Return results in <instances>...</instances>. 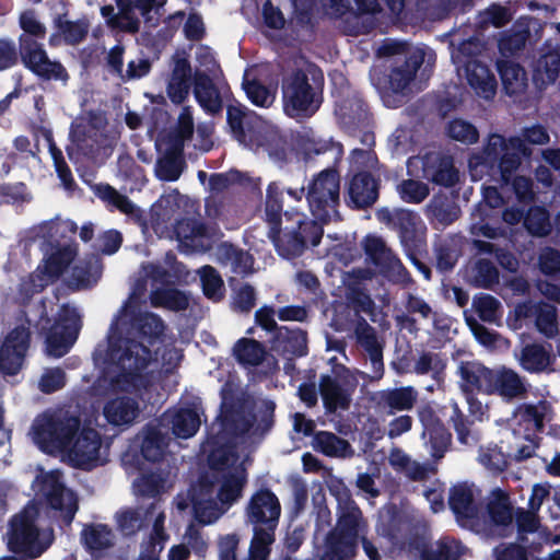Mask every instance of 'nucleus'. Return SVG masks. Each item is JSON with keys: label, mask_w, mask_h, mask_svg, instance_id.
<instances>
[{"label": "nucleus", "mask_w": 560, "mask_h": 560, "mask_svg": "<svg viewBox=\"0 0 560 560\" xmlns=\"http://www.w3.org/2000/svg\"><path fill=\"white\" fill-rule=\"evenodd\" d=\"M166 275L167 272L160 266L153 264L142 266L140 279L110 329L105 353L101 348L95 352L97 358L108 362L107 377L117 389L138 390L151 382L144 371L154 363L151 347L154 346L155 338L163 332L162 320L154 314H147L141 319L140 330L128 331L126 336H122L121 326L135 301L147 290V283L143 280L150 279L152 283H161Z\"/></svg>", "instance_id": "f257e3e1"}, {"label": "nucleus", "mask_w": 560, "mask_h": 560, "mask_svg": "<svg viewBox=\"0 0 560 560\" xmlns=\"http://www.w3.org/2000/svg\"><path fill=\"white\" fill-rule=\"evenodd\" d=\"M209 464L211 477L200 479L190 495L194 516L202 525L217 522L241 498L247 480L245 459L233 447L214 450Z\"/></svg>", "instance_id": "f03ea898"}, {"label": "nucleus", "mask_w": 560, "mask_h": 560, "mask_svg": "<svg viewBox=\"0 0 560 560\" xmlns=\"http://www.w3.org/2000/svg\"><path fill=\"white\" fill-rule=\"evenodd\" d=\"M458 374L460 387L466 393L498 395L511 401L523 398L527 392L525 378L505 365L489 369L478 362H463Z\"/></svg>", "instance_id": "7ed1b4c3"}, {"label": "nucleus", "mask_w": 560, "mask_h": 560, "mask_svg": "<svg viewBox=\"0 0 560 560\" xmlns=\"http://www.w3.org/2000/svg\"><path fill=\"white\" fill-rule=\"evenodd\" d=\"M378 56L392 57L404 55L401 65L395 66L387 77L377 79L376 85L386 106L396 107L410 88L416 72L423 63L424 51L422 48L412 47L398 40H386L377 49Z\"/></svg>", "instance_id": "20e7f679"}, {"label": "nucleus", "mask_w": 560, "mask_h": 560, "mask_svg": "<svg viewBox=\"0 0 560 560\" xmlns=\"http://www.w3.org/2000/svg\"><path fill=\"white\" fill-rule=\"evenodd\" d=\"M52 541L54 530L45 524L36 504L27 505L10 521L7 545L14 553L36 559L49 548Z\"/></svg>", "instance_id": "39448f33"}, {"label": "nucleus", "mask_w": 560, "mask_h": 560, "mask_svg": "<svg viewBox=\"0 0 560 560\" xmlns=\"http://www.w3.org/2000/svg\"><path fill=\"white\" fill-rule=\"evenodd\" d=\"M366 528L368 526L362 517V513L357 506L349 505L345 508L336 527L326 538V550L320 559L328 558L334 547L342 549L345 546H348L353 550V555L348 558L335 557V560H353L357 556L358 541L360 540L370 560H381L378 549L365 536Z\"/></svg>", "instance_id": "423d86ee"}, {"label": "nucleus", "mask_w": 560, "mask_h": 560, "mask_svg": "<svg viewBox=\"0 0 560 560\" xmlns=\"http://www.w3.org/2000/svg\"><path fill=\"white\" fill-rule=\"evenodd\" d=\"M285 226L273 225L270 228V237L279 252L284 257L301 255L307 243L317 245L323 235L322 224L314 220H306L303 213H285Z\"/></svg>", "instance_id": "0eeeda50"}, {"label": "nucleus", "mask_w": 560, "mask_h": 560, "mask_svg": "<svg viewBox=\"0 0 560 560\" xmlns=\"http://www.w3.org/2000/svg\"><path fill=\"white\" fill-rule=\"evenodd\" d=\"M80 429V420L74 416L62 411L45 412L34 420L31 434L43 451L63 453Z\"/></svg>", "instance_id": "6e6552de"}, {"label": "nucleus", "mask_w": 560, "mask_h": 560, "mask_svg": "<svg viewBox=\"0 0 560 560\" xmlns=\"http://www.w3.org/2000/svg\"><path fill=\"white\" fill-rule=\"evenodd\" d=\"M530 150L520 137L505 139L503 136L492 133L487 138L481 155L470 160V165H498L504 180L521 164V155H529Z\"/></svg>", "instance_id": "1a4fd4ad"}, {"label": "nucleus", "mask_w": 560, "mask_h": 560, "mask_svg": "<svg viewBox=\"0 0 560 560\" xmlns=\"http://www.w3.org/2000/svg\"><path fill=\"white\" fill-rule=\"evenodd\" d=\"M149 518H153L150 534L152 552H155V546H159L158 551H161L164 542L168 539V535L164 528L165 514L155 503L148 508H122L115 514L116 527L124 536H133L139 533L145 527Z\"/></svg>", "instance_id": "9d476101"}, {"label": "nucleus", "mask_w": 560, "mask_h": 560, "mask_svg": "<svg viewBox=\"0 0 560 560\" xmlns=\"http://www.w3.org/2000/svg\"><path fill=\"white\" fill-rule=\"evenodd\" d=\"M78 255L74 245L50 244L45 249V258L43 268H38L28 281L21 284V290L25 292L24 300L28 299L33 293L43 290L48 283L57 280L70 266Z\"/></svg>", "instance_id": "9b49d317"}, {"label": "nucleus", "mask_w": 560, "mask_h": 560, "mask_svg": "<svg viewBox=\"0 0 560 560\" xmlns=\"http://www.w3.org/2000/svg\"><path fill=\"white\" fill-rule=\"evenodd\" d=\"M340 179L334 170L320 172L308 185L307 201L314 221L327 222L337 214L339 202Z\"/></svg>", "instance_id": "f8f14e48"}, {"label": "nucleus", "mask_w": 560, "mask_h": 560, "mask_svg": "<svg viewBox=\"0 0 560 560\" xmlns=\"http://www.w3.org/2000/svg\"><path fill=\"white\" fill-rule=\"evenodd\" d=\"M284 110L291 117L312 115L319 106V100L303 72H295L283 82Z\"/></svg>", "instance_id": "ddd939ff"}, {"label": "nucleus", "mask_w": 560, "mask_h": 560, "mask_svg": "<svg viewBox=\"0 0 560 560\" xmlns=\"http://www.w3.org/2000/svg\"><path fill=\"white\" fill-rule=\"evenodd\" d=\"M106 364L104 370V382L110 385V388L115 393H126L128 395L115 396L105 402L103 407V415L108 423L116 427H129L131 425L140 415V405L136 399V396L140 395L144 387L138 390H121L114 387L110 380L107 377L108 362L103 359ZM150 383L145 386V388Z\"/></svg>", "instance_id": "4468645a"}, {"label": "nucleus", "mask_w": 560, "mask_h": 560, "mask_svg": "<svg viewBox=\"0 0 560 560\" xmlns=\"http://www.w3.org/2000/svg\"><path fill=\"white\" fill-rule=\"evenodd\" d=\"M35 485L37 491L46 498L49 505L59 510L67 523H70L78 509V502L74 493L63 486L60 472L51 470L42 474L36 478Z\"/></svg>", "instance_id": "2eb2a0df"}, {"label": "nucleus", "mask_w": 560, "mask_h": 560, "mask_svg": "<svg viewBox=\"0 0 560 560\" xmlns=\"http://www.w3.org/2000/svg\"><path fill=\"white\" fill-rule=\"evenodd\" d=\"M117 13L114 7L105 5L101 9L104 18L108 19V24L124 32L137 33L140 28V20L136 10L144 18L147 22L151 21V11L158 5V0H116Z\"/></svg>", "instance_id": "dca6fc26"}, {"label": "nucleus", "mask_w": 560, "mask_h": 560, "mask_svg": "<svg viewBox=\"0 0 560 560\" xmlns=\"http://www.w3.org/2000/svg\"><path fill=\"white\" fill-rule=\"evenodd\" d=\"M80 329V316L75 308L63 305L58 314V320L51 327L46 338L49 355L60 358L68 352L77 339Z\"/></svg>", "instance_id": "f3484780"}, {"label": "nucleus", "mask_w": 560, "mask_h": 560, "mask_svg": "<svg viewBox=\"0 0 560 560\" xmlns=\"http://www.w3.org/2000/svg\"><path fill=\"white\" fill-rule=\"evenodd\" d=\"M20 43L22 61L32 72L48 80L67 79L65 68L58 61L49 59L42 44L27 36H21Z\"/></svg>", "instance_id": "a211bd4d"}, {"label": "nucleus", "mask_w": 560, "mask_h": 560, "mask_svg": "<svg viewBox=\"0 0 560 560\" xmlns=\"http://www.w3.org/2000/svg\"><path fill=\"white\" fill-rule=\"evenodd\" d=\"M280 513V502L268 489L255 492L246 506L247 522L264 529H276Z\"/></svg>", "instance_id": "6ab92c4d"}, {"label": "nucleus", "mask_w": 560, "mask_h": 560, "mask_svg": "<svg viewBox=\"0 0 560 560\" xmlns=\"http://www.w3.org/2000/svg\"><path fill=\"white\" fill-rule=\"evenodd\" d=\"M101 450V434L95 429L82 428L70 442L63 455L73 466L86 467L100 460Z\"/></svg>", "instance_id": "aec40b11"}, {"label": "nucleus", "mask_w": 560, "mask_h": 560, "mask_svg": "<svg viewBox=\"0 0 560 560\" xmlns=\"http://www.w3.org/2000/svg\"><path fill=\"white\" fill-rule=\"evenodd\" d=\"M516 319L533 318L535 328L546 338H555L559 332L558 311L545 302L525 301L514 308Z\"/></svg>", "instance_id": "412c9836"}, {"label": "nucleus", "mask_w": 560, "mask_h": 560, "mask_svg": "<svg viewBox=\"0 0 560 560\" xmlns=\"http://www.w3.org/2000/svg\"><path fill=\"white\" fill-rule=\"evenodd\" d=\"M222 429L228 434L245 433L253 425V417L247 402L237 399L234 401L230 389H222L221 412L219 416Z\"/></svg>", "instance_id": "4be33fe9"}, {"label": "nucleus", "mask_w": 560, "mask_h": 560, "mask_svg": "<svg viewBox=\"0 0 560 560\" xmlns=\"http://www.w3.org/2000/svg\"><path fill=\"white\" fill-rule=\"evenodd\" d=\"M191 67L185 51H176L171 60V73L166 83V94L172 103L182 104L189 95Z\"/></svg>", "instance_id": "5701e85b"}, {"label": "nucleus", "mask_w": 560, "mask_h": 560, "mask_svg": "<svg viewBox=\"0 0 560 560\" xmlns=\"http://www.w3.org/2000/svg\"><path fill=\"white\" fill-rule=\"evenodd\" d=\"M28 330L24 326L13 329L0 347V369L15 374L22 366L28 347Z\"/></svg>", "instance_id": "b1692460"}, {"label": "nucleus", "mask_w": 560, "mask_h": 560, "mask_svg": "<svg viewBox=\"0 0 560 560\" xmlns=\"http://www.w3.org/2000/svg\"><path fill=\"white\" fill-rule=\"evenodd\" d=\"M474 93L485 100H492L497 93L498 82L493 71L479 59L468 61L465 67H457Z\"/></svg>", "instance_id": "393cba45"}, {"label": "nucleus", "mask_w": 560, "mask_h": 560, "mask_svg": "<svg viewBox=\"0 0 560 560\" xmlns=\"http://www.w3.org/2000/svg\"><path fill=\"white\" fill-rule=\"evenodd\" d=\"M228 121L234 136L242 143L259 142L255 136L256 131L260 132L267 129L266 121L240 104L228 107Z\"/></svg>", "instance_id": "a878e982"}, {"label": "nucleus", "mask_w": 560, "mask_h": 560, "mask_svg": "<svg viewBox=\"0 0 560 560\" xmlns=\"http://www.w3.org/2000/svg\"><path fill=\"white\" fill-rule=\"evenodd\" d=\"M405 0H386L389 10L394 14L401 12ZM324 4L328 7L335 14H343L347 11L353 12L358 18L368 16L374 20V15L381 11L377 0H324ZM373 21H370V25Z\"/></svg>", "instance_id": "bb28decb"}, {"label": "nucleus", "mask_w": 560, "mask_h": 560, "mask_svg": "<svg viewBox=\"0 0 560 560\" xmlns=\"http://www.w3.org/2000/svg\"><path fill=\"white\" fill-rule=\"evenodd\" d=\"M358 342L368 353L372 366L371 380L377 381L383 377V343L378 340L376 332L365 320L359 322L355 327Z\"/></svg>", "instance_id": "cd10ccee"}, {"label": "nucleus", "mask_w": 560, "mask_h": 560, "mask_svg": "<svg viewBox=\"0 0 560 560\" xmlns=\"http://www.w3.org/2000/svg\"><path fill=\"white\" fill-rule=\"evenodd\" d=\"M55 32L49 38L50 45H58L61 40L68 45H78L83 42L90 31V22L86 18L70 20L66 15H59L54 21Z\"/></svg>", "instance_id": "c85d7f7f"}, {"label": "nucleus", "mask_w": 560, "mask_h": 560, "mask_svg": "<svg viewBox=\"0 0 560 560\" xmlns=\"http://www.w3.org/2000/svg\"><path fill=\"white\" fill-rule=\"evenodd\" d=\"M194 94L199 105L210 114L222 109V98L218 88L208 74L196 70L194 73Z\"/></svg>", "instance_id": "c756f323"}, {"label": "nucleus", "mask_w": 560, "mask_h": 560, "mask_svg": "<svg viewBox=\"0 0 560 560\" xmlns=\"http://www.w3.org/2000/svg\"><path fill=\"white\" fill-rule=\"evenodd\" d=\"M349 196L358 208L370 207L378 197V182L368 172H359L350 182Z\"/></svg>", "instance_id": "7c9ffc66"}, {"label": "nucleus", "mask_w": 560, "mask_h": 560, "mask_svg": "<svg viewBox=\"0 0 560 560\" xmlns=\"http://www.w3.org/2000/svg\"><path fill=\"white\" fill-rule=\"evenodd\" d=\"M424 175L433 183L442 186H452L458 180V173L454 167L452 158L431 154L427 156Z\"/></svg>", "instance_id": "2f4dec72"}, {"label": "nucleus", "mask_w": 560, "mask_h": 560, "mask_svg": "<svg viewBox=\"0 0 560 560\" xmlns=\"http://www.w3.org/2000/svg\"><path fill=\"white\" fill-rule=\"evenodd\" d=\"M85 548L94 556H101L115 545L113 530L104 524H88L81 532Z\"/></svg>", "instance_id": "473e14b6"}, {"label": "nucleus", "mask_w": 560, "mask_h": 560, "mask_svg": "<svg viewBox=\"0 0 560 560\" xmlns=\"http://www.w3.org/2000/svg\"><path fill=\"white\" fill-rule=\"evenodd\" d=\"M498 70L508 95L516 97L525 94L528 88V77L523 67L512 61H501L498 63Z\"/></svg>", "instance_id": "72a5a7b5"}, {"label": "nucleus", "mask_w": 560, "mask_h": 560, "mask_svg": "<svg viewBox=\"0 0 560 560\" xmlns=\"http://www.w3.org/2000/svg\"><path fill=\"white\" fill-rule=\"evenodd\" d=\"M521 368L530 373L546 371L552 363V355L544 345L529 343L515 355Z\"/></svg>", "instance_id": "f704fd0d"}, {"label": "nucleus", "mask_w": 560, "mask_h": 560, "mask_svg": "<svg viewBox=\"0 0 560 560\" xmlns=\"http://www.w3.org/2000/svg\"><path fill=\"white\" fill-rule=\"evenodd\" d=\"M418 400V390L413 386H402L380 392V404L388 413L411 410Z\"/></svg>", "instance_id": "c9c22d12"}, {"label": "nucleus", "mask_w": 560, "mask_h": 560, "mask_svg": "<svg viewBox=\"0 0 560 560\" xmlns=\"http://www.w3.org/2000/svg\"><path fill=\"white\" fill-rule=\"evenodd\" d=\"M313 447L328 457H349L353 454L347 440L328 431H319L315 434Z\"/></svg>", "instance_id": "e433bc0d"}, {"label": "nucleus", "mask_w": 560, "mask_h": 560, "mask_svg": "<svg viewBox=\"0 0 560 560\" xmlns=\"http://www.w3.org/2000/svg\"><path fill=\"white\" fill-rule=\"evenodd\" d=\"M319 390L324 405L328 411H335L338 408L347 409L349 407L351 393L342 388L331 377L323 376L320 378Z\"/></svg>", "instance_id": "4c0bfd02"}, {"label": "nucleus", "mask_w": 560, "mask_h": 560, "mask_svg": "<svg viewBox=\"0 0 560 560\" xmlns=\"http://www.w3.org/2000/svg\"><path fill=\"white\" fill-rule=\"evenodd\" d=\"M560 72V50L553 49L544 54L534 68V81L539 86L552 84Z\"/></svg>", "instance_id": "58836bf2"}, {"label": "nucleus", "mask_w": 560, "mask_h": 560, "mask_svg": "<svg viewBox=\"0 0 560 560\" xmlns=\"http://www.w3.org/2000/svg\"><path fill=\"white\" fill-rule=\"evenodd\" d=\"M476 491L472 486L458 483L450 491V506L457 516L471 517L475 514Z\"/></svg>", "instance_id": "ea45409f"}, {"label": "nucleus", "mask_w": 560, "mask_h": 560, "mask_svg": "<svg viewBox=\"0 0 560 560\" xmlns=\"http://www.w3.org/2000/svg\"><path fill=\"white\" fill-rule=\"evenodd\" d=\"M171 422L176 436L188 439L197 432L201 423L199 409L197 407L180 409L172 416Z\"/></svg>", "instance_id": "a19ab883"}, {"label": "nucleus", "mask_w": 560, "mask_h": 560, "mask_svg": "<svg viewBox=\"0 0 560 560\" xmlns=\"http://www.w3.org/2000/svg\"><path fill=\"white\" fill-rule=\"evenodd\" d=\"M101 276V266L95 257L88 261H80L71 269L69 285L80 289L94 284Z\"/></svg>", "instance_id": "79ce46f5"}, {"label": "nucleus", "mask_w": 560, "mask_h": 560, "mask_svg": "<svg viewBox=\"0 0 560 560\" xmlns=\"http://www.w3.org/2000/svg\"><path fill=\"white\" fill-rule=\"evenodd\" d=\"M167 444V438L160 429L148 427L144 431L141 453L148 460L156 462L164 457Z\"/></svg>", "instance_id": "37998d69"}, {"label": "nucleus", "mask_w": 560, "mask_h": 560, "mask_svg": "<svg viewBox=\"0 0 560 560\" xmlns=\"http://www.w3.org/2000/svg\"><path fill=\"white\" fill-rule=\"evenodd\" d=\"M150 300L153 306L165 307L171 311H183L189 305L187 294L173 288L153 291L150 295Z\"/></svg>", "instance_id": "c03bdc74"}, {"label": "nucleus", "mask_w": 560, "mask_h": 560, "mask_svg": "<svg viewBox=\"0 0 560 560\" xmlns=\"http://www.w3.org/2000/svg\"><path fill=\"white\" fill-rule=\"evenodd\" d=\"M233 353L240 363L252 366L260 364L266 357L265 348L258 341L247 338L235 343Z\"/></svg>", "instance_id": "a18cd8bd"}, {"label": "nucleus", "mask_w": 560, "mask_h": 560, "mask_svg": "<svg viewBox=\"0 0 560 560\" xmlns=\"http://www.w3.org/2000/svg\"><path fill=\"white\" fill-rule=\"evenodd\" d=\"M488 511L491 520L499 525H508L512 522V506L505 492L497 489L491 492L488 502Z\"/></svg>", "instance_id": "49530a36"}, {"label": "nucleus", "mask_w": 560, "mask_h": 560, "mask_svg": "<svg viewBox=\"0 0 560 560\" xmlns=\"http://www.w3.org/2000/svg\"><path fill=\"white\" fill-rule=\"evenodd\" d=\"M95 194L103 201L114 206L121 213L127 215H137V206L125 195L117 191L114 187L107 184H101L95 187Z\"/></svg>", "instance_id": "de8ad7c7"}, {"label": "nucleus", "mask_w": 560, "mask_h": 560, "mask_svg": "<svg viewBox=\"0 0 560 560\" xmlns=\"http://www.w3.org/2000/svg\"><path fill=\"white\" fill-rule=\"evenodd\" d=\"M388 462L395 470L404 471L410 479L421 480L425 477L427 469L400 448L395 447L390 451Z\"/></svg>", "instance_id": "09e8293b"}, {"label": "nucleus", "mask_w": 560, "mask_h": 560, "mask_svg": "<svg viewBox=\"0 0 560 560\" xmlns=\"http://www.w3.org/2000/svg\"><path fill=\"white\" fill-rule=\"evenodd\" d=\"M517 415L521 420L528 423V430L539 431L545 421L551 419V410L547 402L540 401L537 405H523L518 408Z\"/></svg>", "instance_id": "8fccbe9b"}, {"label": "nucleus", "mask_w": 560, "mask_h": 560, "mask_svg": "<svg viewBox=\"0 0 560 560\" xmlns=\"http://www.w3.org/2000/svg\"><path fill=\"white\" fill-rule=\"evenodd\" d=\"M509 454L502 452L497 445L480 446L478 451V462L491 472H501L508 467Z\"/></svg>", "instance_id": "3c124183"}, {"label": "nucleus", "mask_w": 560, "mask_h": 560, "mask_svg": "<svg viewBox=\"0 0 560 560\" xmlns=\"http://www.w3.org/2000/svg\"><path fill=\"white\" fill-rule=\"evenodd\" d=\"M182 151L175 150L171 147L170 153L159 160L155 173L162 180H176L183 172V163L179 158Z\"/></svg>", "instance_id": "603ef678"}, {"label": "nucleus", "mask_w": 560, "mask_h": 560, "mask_svg": "<svg viewBox=\"0 0 560 560\" xmlns=\"http://www.w3.org/2000/svg\"><path fill=\"white\" fill-rule=\"evenodd\" d=\"M273 532L275 529L255 527L248 560H267L270 552V545L275 541Z\"/></svg>", "instance_id": "864d4df0"}, {"label": "nucleus", "mask_w": 560, "mask_h": 560, "mask_svg": "<svg viewBox=\"0 0 560 560\" xmlns=\"http://www.w3.org/2000/svg\"><path fill=\"white\" fill-rule=\"evenodd\" d=\"M447 136L465 144H474L479 139L477 128L469 121L460 118L451 120L446 126Z\"/></svg>", "instance_id": "5fc2aeb1"}, {"label": "nucleus", "mask_w": 560, "mask_h": 560, "mask_svg": "<svg viewBox=\"0 0 560 560\" xmlns=\"http://www.w3.org/2000/svg\"><path fill=\"white\" fill-rule=\"evenodd\" d=\"M527 231L535 236H546L551 231L549 213L541 207H533L524 219Z\"/></svg>", "instance_id": "6e6d98bb"}, {"label": "nucleus", "mask_w": 560, "mask_h": 560, "mask_svg": "<svg viewBox=\"0 0 560 560\" xmlns=\"http://www.w3.org/2000/svg\"><path fill=\"white\" fill-rule=\"evenodd\" d=\"M38 233L48 240V246L52 244V242L58 241L59 238L66 237L68 234H74L77 231L75 223L69 220H51L48 222H44L38 225Z\"/></svg>", "instance_id": "4d7b16f0"}, {"label": "nucleus", "mask_w": 560, "mask_h": 560, "mask_svg": "<svg viewBox=\"0 0 560 560\" xmlns=\"http://www.w3.org/2000/svg\"><path fill=\"white\" fill-rule=\"evenodd\" d=\"M202 284V290L208 299L219 301L223 296V281L214 268L203 266L198 271Z\"/></svg>", "instance_id": "13d9d810"}, {"label": "nucleus", "mask_w": 560, "mask_h": 560, "mask_svg": "<svg viewBox=\"0 0 560 560\" xmlns=\"http://www.w3.org/2000/svg\"><path fill=\"white\" fill-rule=\"evenodd\" d=\"M464 552V547L453 538H442L431 546L430 555L433 560H457Z\"/></svg>", "instance_id": "bf43d9fd"}, {"label": "nucleus", "mask_w": 560, "mask_h": 560, "mask_svg": "<svg viewBox=\"0 0 560 560\" xmlns=\"http://www.w3.org/2000/svg\"><path fill=\"white\" fill-rule=\"evenodd\" d=\"M485 49V44L478 38H469L459 44L453 51L452 58L457 67H465L468 61L475 60Z\"/></svg>", "instance_id": "052dcab7"}, {"label": "nucleus", "mask_w": 560, "mask_h": 560, "mask_svg": "<svg viewBox=\"0 0 560 560\" xmlns=\"http://www.w3.org/2000/svg\"><path fill=\"white\" fill-rule=\"evenodd\" d=\"M244 90L248 98L257 106L269 107L275 101V91L267 89L257 81H250L246 77Z\"/></svg>", "instance_id": "680f3d73"}, {"label": "nucleus", "mask_w": 560, "mask_h": 560, "mask_svg": "<svg viewBox=\"0 0 560 560\" xmlns=\"http://www.w3.org/2000/svg\"><path fill=\"white\" fill-rule=\"evenodd\" d=\"M281 191L277 184H270L267 189L266 199V218L270 228L273 225H281V210L282 203L280 200Z\"/></svg>", "instance_id": "e2e57ef3"}, {"label": "nucleus", "mask_w": 560, "mask_h": 560, "mask_svg": "<svg viewBox=\"0 0 560 560\" xmlns=\"http://www.w3.org/2000/svg\"><path fill=\"white\" fill-rule=\"evenodd\" d=\"M194 132V119L189 107H184L178 116V122L175 130V139L172 147L182 151L184 142L189 140Z\"/></svg>", "instance_id": "0e129e2a"}, {"label": "nucleus", "mask_w": 560, "mask_h": 560, "mask_svg": "<svg viewBox=\"0 0 560 560\" xmlns=\"http://www.w3.org/2000/svg\"><path fill=\"white\" fill-rule=\"evenodd\" d=\"M512 15L505 7L493 4L479 14V24L482 27L493 25L502 27L510 22Z\"/></svg>", "instance_id": "69168bd1"}, {"label": "nucleus", "mask_w": 560, "mask_h": 560, "mask_svg": "<svg viewBox=\"0 0 560 560\" xmlns=\"http://www.w3.org/2000/svg\"><path fill=\"white\" fill-rule=\"evenodd\" d=\"M398 190L400 197L407 202H421L429 195L428 186L421 182L413 179L404 180L399 185Z\"/></svg>", "instance_id": "338daca9"}, {"label": "nucleus", "mask_w": 560, "mask_h": 560, "mask_svg": "<svg viewBox=\"0 0 560 560\" xmlns=\"http://www.w3.org/2000/svg\"><path fill=\"white\" fill-rule=\"evenodd\" d=\"M538 268L548 277L560 275V252L546 247L538 255Z\"/></svg>", "instance_id": "774afa93"}]
</instances>
